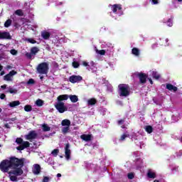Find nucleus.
I'll return each instance as SVG.
<instances>
[{
  "instance_id": "1",
  "label": "nucleus",
  "mask_w": 182,
  "mask_h": 182,
  "mask_svg": "<svg viewBox=\"0 0 182 182\" xmlns=\"http://www.w3.org/2000/svg\"><path fill=\"white\" fill-rule=\"evenodd\" d=\"M18 166H23V162L18 158L12 156L10 160L4 159L0 163V170L2 173H8L9 168L12 167H18Z\"/></svg>"
},
{
  "instance_id": "2",
  "label": "nucleus",
  "mask_w": 182,
  "mask_h": 182,
  "mask_svg": "<svg viewBox=\"0 0 182 182\" xmlns=\"http://www.w3.org/2000/svg\"><path fill=\"white\" fill-rule=\"evenodd\" d=\"M18 160H21V161H23V166L20 165L18 166L11 167V168H14V169L9 172V176L13 174V176H22L23 174V171L22 170V167H23V166L25 165V159L21 158V159H18Z\"/></svg>"
},
{
  "instance_id": "3",
  "label": "nucleus",
  "mask_w": 182,
  "mask_h": 182,
  "mask_svg": "<svg viewBox=\"0 0 182 182\" xmlns=\"http://www.w3.org/2000/svg\"><path fill=\"white\" fill-rule=\"evenodd\" d=\"M119 90V96L127 97L130 96V86L126 84H120L118 85Z\"/></svg>"
},
{
  "instance_id": "4",
  "label": "nucleus",
  "mask_w": 182,
  "mask_h": 182,
  "mask_svg": "<svg viewBox=\"0 0 182 182\" xmlns=\"http://www.w3.org/2000/svg\"><path fill=\"white\" fill-rule=\"evenodd\" d=\"M16 143L19 144V146L16 147V150H18V151H22V150H25V149H28V147L31 146V143L27 141H23L22 138H16Z\"/></svg>"
},
{
  "instance_id": "5",
  "label": "nucleus",
  "mask_w": 182,
  "mask_h": 182,
  "mask_svg": "<svg viewBox=\"0 0 182 182\" xmlns=\"http://www.w3.org/2000/svg\"><path fill=\"white\" fill-rule=\"evenodd\" d=\"M36 70L40 75H48V72H49V64L45 62L41 63L38 65Z\"/></svg>"
},
{
  "instance_id": "6",
  "label": "nucleus",
  "mask_w": 182,
  "mask_h": 182,
  "mask_svg": "<svg viewBox=\"0 0 182 182\" xmlns=\"http://www.w3.org/2000/svg\"><path fill=\"white\" fill-rule=\"evenodd\" d=\"M54 106L59 113H65V112H68V107L65 105L63 102L57 101Z\"/></svg>"
},
{
  "instance_id": "7",
  "label": "nucleus",
  "mask_w": 182,
  "mask_h": 182,
  "mask_svg": "<svg viewBox=\"0 0 182 182\" xmlns=\"http://www.w3.org/2000/svg\"><path fill=\"white\" fill-rule=\"evenodd\" d=\"M136 76L139 79V83H141V85H146V83H147V77H149V75L146 73H138L136 74Z\"/></svg>"
},
{
  "instance_id": "8",
  "label": "nucleus",
  "mask_w": 182,
  "mask_h": 182,
  "mask_svg": "<svg viewBox=\"0 0 182 182\" xmlns=\"http://www.w3.org/2000/svg\"><path fill=\"white\" fill-rule=\"evenodd\" d=\"M68 80L70 83H79L83 80V77L80 75H73L69 77Z\"/></svg>"
},
{
  "instance_id": "9",
  "label": "nucleus",
  "mask_w": 182,
  "mask_h": 182,
  "mask_svg": "<svg viewBox=\"0 0 182 182\" xmlns=\"http://www.w3.org/2000/svg\"><path fill=\"white\" fill-rule=\"evenodd\" d=\"M38 137V134L36 133V131H30L27 135H26V140H30V141H32L31 140H34Z\"/></svg>"
},
{
  "instance_id": "10",
  "label": "nucleus",
  "mask_w": 182,
  "mask_h": 182,
  "mask_svg": "<svg viewBox=\"0 0 182 182\" xmlns=\"http://www.w3.org/2000/svg\"><path fill=\"white\" fill-rule=\"evenodd\" d=\"M0 39H7L9 41H11V39H12V36H11V33H9V32L0 31Z\"/></svg>"
},
{
  "instance_id": "11",
  "label": "nucleus",
  "mask_w": 182,
  "mask_h": 182,
  "mask_svg": "<svg viewBox=\"0 0 182 182\" xmlns=\"http://www.w3.org/2000/svg\"><path fill=\"white\" fill-rule=\"evenodd\" d=\"M109 6H111L113 14H117V11H122V9H123L122 4H113L109 5Z\"/></svg>"
},
{
  "instance_id": "12",
  "label": "nucleus",
  "mask_w": 182,
  "mask_h": 182,
  "mask_svg": "<svg viewBox=\"0 0 182 182\" xmlns=\"http://www.w3.org/2000/svg\"><path fill=\"white\" fill-rule=\"evenodd\" d=\"M70 144H69V143L65 144V159H67V160H69V159H70Z\"/></svg>"
},
{
  "instance_id": "13",
  "label": "nucleus",
  "mask_w": 182,
  "mask_h": 182,
  "mask_svg": "<svg viewBox=\"0 0 182 182\" xmlns=\"http://www.w3.org/2000/svg\"><path fill=\"white\" fill-rule=\"evenodd\" d=\"M14 75H16V72L15 70H11L9 73V74H6L4 76V80H7V82H9L11 80V77H12V76H14Z\"/></svg>"
},
{
  "instance_id": "14",
  "label": "nucleus",
  "mask_w": 182,
  "mask_h": 182,
  "mask_svg": "<svg viewBox=\"0 0 182 182\" xmlns=\"http://www.w3.org/2000/svg\"><path fill=\"white\" fill-rule=\"evenodd\" d=\"M166 89L168 90H170V92H177V90H178V88L177 87L170 83L166 84Z\"/></svg>"
},
{
  "instance_id": "15",
  "label": "nucleus",
  "mask_w": 182,
  "mask_h": 182,
  "mask_svg": "<svg viewBox=\"0 0 182 182\" xmlns=\"http://www.w3.org/2000/svg\"><path fill=\"white\" fill-rule=\"evenodd\" d=\"M80 139L84 141H90L92 140V134H82Z\"/></svg>"
},
{
  "instance_id": "16",
  "label": "nucleus",
  "mask_w": 182,
  "mask_h": 182,
  "mask_svg": "<svg viewBox=\"0 0 182 182\" xmlns=\"http://www.w3.org/2000/svg\"><path fill=\"white\" fill-rule=\"evenodd\" d=\"M69 99V95H61L57 97V102H63V100H68Z\"/></svg>"
},
{
  "instance_id": "17",
  "label": "nucleus",
  "mask_w": 182,
  "mask_h": 182,
  "mask_svg": "<svg viewBox=\"0 0 182 182\" xmlns=\"http://www.w3.org/2000/svg\"><path fill=\"white\" fill-rule=\"evenodd\" d=\"M33 174H39L41 173V165L40 164H35L34 169L33 170Z\"/></svg>"
},
{
  "instance_id": "18",
  "label": "nucleus",
  "mask_w": 182,
  "mask_h": 182,
  "mask_svg": "<svg viewBox=\"0 0 182 182\" xmlns=\"http://www.w3.org/2000/svg\"><path fill=\"white\" fill-rule=\"evenodd\" d=\"M41 36L43 38L45 39V41H48V39H49V38H50V33H49L48 31H43L41 33Z\"/></svg>"
},
{
  "instance_id": "19",
  "label": "nucleus",
  "mask_w": 182,
  "mask_h": 182,
  "mask_svg": "<svg viewBox=\"0 0 182 182\" xmlns=\"http://www.w3.org/2000/svg\"><path fill=\"white\" fill-rule=\"evenodd\" d=\"M97 103V100L95 98H90L87 100V105L88 106H95Z\"/></svg>"
},
{
  "instance_id": "20",
  "label": "nucleus",
  "mask_w": 182,
  "mask_h": 182,
  "mask_svg": "<svg viewBox=\"0 0 182 182\" xmlns=\"http://www.w3.org/2000/svg\"><path fill=\"white\" fill-rule=\"evenodd\" d=\"M132 53V55H134V56H140V50L137 48H133Z\"/></svg>"
},
{
  "instance_id": "21",
  "label": "nucleus",
  "mask_w": 182,
  "mask_h": 182,
  "mask_svg": "<svg viewBox=\"0 0 182 182\" xmlns=\"http://www.w3.org/2000/svg\"><path fill=\"white\" fill-rule=\"evenodd\" d=\"M151 76L154 79L159 80L160 79V74L157 71H151Z\"/></svg>"
},
{
  "instance_id": "22",
  "label": "nucleus",
  "mask_w": 182,
  "mask_h": 182,
  "mask_svg": "<svg viewBox=\"0 0 182 182\" xmlns=\"http://www.w3.org/2000/svg\"><path fill=\"white\" fill-rule=\"evenodd\" d=\"M62 126H65V127H70V120L69 119H63L61 122Z\"/></svg>"
},
{
  "instance_id": "23",
  "label": "nucleus",
  "mask_w": 182,
  "mask_h": 182,
  "mask_svg": "<svg viewBox=\"0 0 182 182\" xmlns=\"http://www.w3.org/2000/svg\"><path fill=\"white\" fill-rule=\"evenodd\" d=\"M68 97H70V100H71L73 103H76V102L79 101V98L77 95H70Z\"/></svg>"
},
{
  "instance_id": "24",
  "label": "nucleus",
  "mask_w": 182,
  "mask_h": 182,
  "mask_svg": "<svg viewBox=\"0 0 182 182\" xmlns=\"http://www.w3.org/2000/svg\"><path fill=\"white\" fill-rule=\"evenodd\" d=\"M6 93H11V95H16V93H18V90H15L11 87H9V90L6 91Z\"/></svg>"
},
{
  "instance_id": "25",
  "label": "nucleus",
  "mask_w": 182,
  "mask_h": 182,
  "mask_svg": "<svg viewBox=\"0 0 182 182\" xmlns=\"http://www.w3.org/2000/svg\"><path fill=\"white\" fill-rule=\"evenodd\" d=\"M147 177L148 178H156V173L149 171L147 173Z\"/></svg>"
},
{
  "instance_id": "26",
  "label": "nucleus",
  "mask_w": 182,
  "mask_h": 182,
  "mask_svg": "<svg viewBox=\"0 0 182 182\" xmlns=\"http://www.w3.org/2000/svg\"><path fill=\"white\" fill-rule=\"evenodd\" d=\"M21 105V102L19 101H13L9 103L10 107H16V106H19Z\"/></svg>"
},
{
  "instance_id": "27",
  "label": "nucleus",
  "mask_w": 182,
  "mask_h": 182,
  "mask_svg": "<svg viewBox=\"0 0 182 182\" xmlns=\"http://www.w3.org/2000/svg\"><path fill=\"white\" fill-rule=\"evenodd\" d=\"M39 52V48L38 47H33L31 49V53L35 56L36 53Z\"/></svg>"
},
{
  "instance_id": "28",
  "label": "nucleus",
  "mask_w": 182,
  "mask_h": 182,
  "mask_svg": "<svg viewBox=\"0 0 182 182\" xmlns=\"http://www.w3.org/2000/svg\"><path fill=\"white\" fill-rule=\"evenodd\" d=\"M70 127H64L62 128V133L63 134H66L69 132L70 128Z\"/></svg>"
},
{
  "instance_id": "29",
  "label": "nucleus",
  "mask_w": 182,
  "mask_h": 182,
  "mask_svg": "<svg viewBox=\"0 0 182 182\" xmlns=\"http://www.w3.org/2000/svg\"><path fill=\"white\" fill-rule=\"evenodd\" d=\"M145 130L150 134L151 133H153V127L148 125L146 127Z\"/></svg>"
},
{
  "instance_id": "30",
  "label": "nucleus",
  "mask_w": 182,
  "mask_h": 182,
  "mask_svg": "<svg viewBox=\"0 0 182 182\" xmlns=\"http://www.w3.org/2000/svg\"><path fill=\"white\" fill-rule=\"evenodd\" d=\"M43 132H50V127L48 124H43Z\"/></svg>"
},
{
  "instance_id": "31",
  "label": "nucleus",
  "mask_w": 182,
  "mask_h": 182,
  "mask_svg": "<svg viewBox=\"0 0 182 182\" xmlns=\"http://www.w3.org/2000/svg\"><path fill=\"white\" fill-rule=\"evenodd\" d=\"M11 25H12V20L11 19L6 20V22L4 23L5 28H9Z\"/></svg>"
},
{
  "instance_id": "32",
  "label": "nucleus",
  "mask_w": 182,
  "mask_h": 182,
  "mask_svg": "<svg viewBox=\"0 0 182 182\" xmlns=\"http://www.w3.org/2000/svg\"><path fill=\"white\" fill-rule=\"evenodd\" d=\"M36 106H38L39 107H41V106H43V100L38 99L36 100Z\"/></svg>"
},
{
  "instance_id": "33",
  "label": "nucleus",
  "mask_w": 182,
  "mask_h": 182,
  "mask_svg": "<svg viewBox=\"0 0 182 182\" xmlns=\"http://www.w3.org/2000/svg\"><path fill=\"white\" fill-rule=\"evenodd\" d=\"M129 134H124L121 136L119 140L120 141H124V140H126L127 137H129Z\"/></svg>"
},
{
  "instance_id": "34",
  "label": "nucleus",
  "mask_w": 182,
  "mask_h": 182,
  "mask_svg": "<svg viewBox=\"0 0 182 182\" xmlns=\"http://www.w3.org/2000/svg\"><path fill=\"white\" fill-rule=\"evenodd\" d=\"M15 14L18 16H23V11L21 9H18L15 11Z\"/></svg>"
},
{
  "instance_id": "35",
  "label": "nucleus",
  "mask_w": 182,
  "mask_h": 182,
  "mask_svg": "<svg viewBox=\"0 0 182 182\" xmlns=\"http://www.w3.org/2000/svg\"><path fill=\"white\" fill-rule=\"evenodd\" d=\"M25 112H32V106L30 105H27L24 107Z\"/></svg>"
},
{
  "instance_id": "36",
  "label": "nucleus",
  "mask_w": 182,
  "mask_h": 182,
  "mask_svg": "<svg viewBox=\"0 0 182 182\" xmlns=\"http://www.w3.org/2000/svg\"><path fill=\"white\" fill-rule=\"evenodd\" d=\"M166 23H167V26H169V28H171V26H173V18H168Z\"/></svg>"
},
{
  "instance_id": "37",
  "label": "nucleus",
  "mask_w": 182,
  "mask_h": 182,
  "mask_svg": "<svg viewBox=\"0 0 182 182\" xmlns=\"http://www.w3.org/2000/svg\"><path fill=\"white\" fill-rule=\"evenodd\" d=\"M51 154H53V156H54V157H56L58 156V154H59V149H55L54 150L52 151Z\"/></svg>"
},
{
  "instance_id": "38",
  "label": "nucleus",
  "mask_w": 182,
  "mask_h": 182,
  "mask_svg": "<svg viewBox=\"0 0 182 182\" xmlns=\"http://www.w3.org/2000/svg\"><path fill=\"white\" fill-rule=\"evenodd\" d=\"M97 53H99V55H101L102 56L106 55V50H96Z\"/></svg>"
},
{
  "instance_id": "39",
  "label": "nucleus",
  "mask_w": 182,
  "mask_h": 182,
  "mask_svg": "<svg viewBox=\"0 0 182 182\" xmlns=\"http://www.w3.org/2000/svg\"><path fill=\"white\" fill-rule=\"evenodd\" d=\"M26 41H27V42H29V43H32L33 45L36 43V40H34L33 38H27L26 39Z\"/></svg>"
},
{
  "instance_id": "40",
  "label": "nucleus",
  "mask_w": 182,
  "mask_h": 182,
  "mask_svg": "<svg viewBox=\"0 0 182 182\" xmlns=\"http://www.w3.org/2000/svg\"><path fill=\"white\" fill-rule=\"evenodd\" d=\"M79 66H80V64H79V63H77L76 61L73 62V67L75 69H77V68H79Z\"/></svg>"
},
{
  "instance_id": "41",
  "label": "nucleus",
  "mask_w": 182,
  "mask_h": 182,
  "mask_svg": "<svg viewBox=\"0 0 182 182\" xmlns=\"http://www.w3.org/2000/svg\"><path fill=\"white\" fill-rule=\"evenodd\" d=\"M127 177L129 180H133V178H134V174L133 173H128Z\"/></svg>"
},
{
  "instance_id": "42",
  "label": "nucleus",
  "mask_w": 182,
  "mask_h": 182,
  "mask_svg": "<svg viewBox=\"0 0 182 182\" xmlns=\"http://www.w3.org/2000/svg\"><path fill=\"white\" fill-rule=\"evenodd\" d=\"M27 85H35V80L33 78L29 79L27 82Z\"/></svg>"
},
{
  "instance_id": "43",
  "label": "nucleus",
  "mask_w": 182,
  "mask_h": 182,
  "mask_svg": "<svg viewBox=\"0 0 182 182\" xmlns=\"http://www.w3.org/2000/svg\"><path fill=\"white\" fill-rule=\"evenodd\" d=\"M10 180L11 181H17L18 180V177H16V176H10Z\"/></svg>"
},
{
  "instance_id": "44",
  "label": "nucleus",
  "mask_w": 182,
  "mask_h": 182,
  "mask_svg": "<svg viewBox=\"0 0 182 182\" xmlns=\"http://www.w3.org/2000/svg\"><path fill=\"white\" fill-rule=\"evenodd\" d=\"M32 53H26V57L27 59H32Z\"/></svg>"
},
{
  "instance_id": "45",
  "label": "nucleus",
  "mask_w": 182,
  "mask_h": 182,
  "mask_svg": "<svg viewBox=\"0 0 182 182\" xmlns=\"http://www.w3.org/2000/svg\"><path fill=\"white\" fill-rule=\"evenodd\" d=\"M5 97H6V95L4 93L0 94V99H1V100H4Z\"/></svg>"
},
{
  "instance_id": "46",
  "label": "nucleus",
  "mask_w": 182,
  "mask_h": 182,
  "mask_svg": "<svg viewBox=\"0 0 182 182\" xmlns=\"http://www.w3.org/2000/svg\"><path fill=\"white\" fill-rule=\"evenodd\" d=\"M43 182H49V177L44 176L43 179Z\"/></svg>"
},
{
  "instance_id": "47",
  "label": "nucleus",
  "mask_w": 182,
  "mask_h": 182,
  "mask_svg": "<svg viewBox=\"0 0 182 182\" xmlns=\"http://www.w3.org/2000/svg\"><path fill=\"white\" fill-rule=\"evenodd\" d=\"M117 123H118L119 125H122L124 123V119L118 120Z\"/></svg>"
},
{
  "instance_id": "48",
  "label": "nucleus",
  "mask_w": 182,
  "mask_h": 182,
  "mask_svg": "<svg viewBox=\"0 0 182 182\" xmlns=\"http://www.w3.org/2000/svg\"><path fill=\"white\" fill-rule=\"evenodd\" d=\"M11 55H16V53H18V51H16V50H11Z\"/></svg>"
},
{
  "instance_id": "49",
  "label": "nucleus",
  "mask_w": 182,
  "mask_h": 182,
  "mask_svg": "<svg viewBox=\"0 0 182 182\" xmlns=\"http://www.w3.org/2000/svg\"><path fill=\"white\" fill-rule=\"evenodd\" d=\"M152 3L154 5H157V4H159V0H152Z\"/></svg>"
},
{
  "instance_id": "50",
  "label": "nucleus",
  "mask_w": 182,
  "mask_h": 182,
  "mask_svg": "<svg viewBox=\"0 0 182 182\" xmlns=\"http://www.w3.org/2000/svg\"><path fill=\"white\" fill-rule=\"evenodd\" d=\"M82 65H83V66H85V67L89 66V63L87 62H86V61H84L82 63Z\"/></svg>"
},
{
  "instance_id": "51",
  "label": "nucleus",
  "mask_w": 182,
  "mask_h": 182,
  "mask_svg": "<svg viewBox=\"0 0 182 182\" xmlns=\"http://www.w3.org/2000/svg\"><path fill=\"white\" fill-rule=\"evenodd\" d=\"M6 84H4V85H1V87L3 89V90H5V89H6Z\"/></svg>"
},
{
  "instance_id": "52",
  "label": "nucleus",
  "mask_w": 182,
  "mask_h": 182,
  "mask_svg": "<svg viewBox=\"0 0 182 182\" xmlns=\"http://www.w3.org/2000/svg\"><path fill=\"white\" fill-rule=\"evenodd\" d=\"M149 83L151 85H153V80H151V78H149Z\"/></svg>"
},
{
  "instance_id": "53",
  "label": "nucleus",
  "mask_w": 182,
  "mask_h": 182,
  "mask_svg": "<svg viewBox=\"0 0 182 182\" xmlns=\"http://www.w3.org/2000/svg\"><path fill=\"white\" fill-rule=\"evenodd\" d=\"M182 156V151H179V154H178V157H181Z\"/></svg>"
},
{
  "instance_id": "54",
  "label": "nucleus",
  "mask_w": 182,
  "mask_h": 182,
  "mask_svg": "<svg viewBox=\"0 0 182 182\" xmlns=\"http://www.w3.org/2000/svg\"><path fill=\"white\" fill-rule=\"evenodd\" d=\"M4 69V66L0 64V72H2V70Z\"/></svg>"
},
{
  "instance_id": "55",
  "label": "nucleus",
  "mask_w": 182,
  "mask_h": 182,
  "mask_svg": "<svg viewBox=\"0 0 182 182\" xmlns=\"http://www.w3.org/2000/svg\"><path fill=\"white\" fill-rule=\"evenodd\" d=\"M0 75H1V76H4V75H5V71H1L0 73Z\"/></svg>"
},
{
  "instance_id": "56",
  "label": "nucleus",
  "mask_w": 182,
  "mask_h": 182,
  "mask_svg": "<svg viewBox=\"0 0 182 182\" xmlns=\"http://www.w3.org/2000/svg\"><path fill=\"white\" fill-rule=\"evenodd\" d=\"M6 129H9V124H6L5 125Z\"/></svg>"
},
{
  "instance_id": "57",
  "label": "nucleus",
  "mask_w": 182,
  "mask_h": 182,
  "mask_svg": "<svg viewBox=\"0 0 182 182\" xmlns=\"http://www.w3.org/2000/svg\"><path fill=\"white\" fill-rule=\"evenodd\" d=\"M122 129H127V127H126V125H122Z\"/></svg>"
},
{
  "instance_id": "58",
  "label": "nucleus",
  "mask_w": 182,
  "mask_h": 182,
  "mask_svg": "<svg viewBox=\"0 0 182 182\" xmlns=\"http://www.w3.org/2000/svg\"><path fill=\"white\" fill-rule=\"evenodd\" d=\"M57 177H62V174L58 173V174H57Z\"/></svg>"
},
{
  "instance_id": "59",
  "label": "nucleus",
  "mask_w": 182,
  "mask_h": 182,
  "mask_svg": "<svg viewBox=\"0 0 182 182\" xmlns=\"http://www.w3.org/2000/svg\"><path fill=\"white\" fill-rule=\"evenodd\" d=\"M40 79L42 80V79H43V76H41Z\"/></svg>"
},
{
  "instance_id": "60",
  "label": "nucleus",
  "mask_w": 182,
  "mask_h": 182,
  "mask_svg": "<svg viewBox=\"0 0 182 182\" xmlns=\"http://www.w3.org/2000/svg\"><path fill=\"white\" fill-rule=\"evenodd\" d=\"M154 182H159V180H155L154 181Z\"/></svg>"
},
{
  "instance_id": "61",
  "label": "nucleus",
  "mask_w": 182,
  "mask_h": 182,
  "mask_svg": "<svg viewBox=\"0 0 182 182\" xmlns=\"http://www.w3.org/2000/svg\"><path fill=\"white\" fill-rule=\"evenodd\" d=\"M178 2H182V0H178Z\"/></svg>"
},
{
  "instance_id": "62",
  "label": "nucleus",
  "mask_w": 182,
  "mask_h": 182,
  "mask_svg": "<svg viewBox=\"0 0 182 182\" xmlns=\"http://www.w3.org/2000/svg\"><path fill=\"white\" fill-rule=\"evenodd\" d=\"M166 42H168V38H166Z\"/></svg>"
},
{
  "instance_id": "63",
  "label": "nucleus",
  "mask_w": 182,
  "mask_h": 182,
  "mask_svg": "<svg viewBox=\"0 0 182 182\" xmlns=\"http://www.w3.org/2000/svg\"><path fill=\"white\" fill-rule=\"evenodd\" d=\"M1 112H2V109L0 108V113H1Z\"/></svg>"
},
{
  "instance_id": "64",
  "label": "nucleus",
  "mask_w": 182,
  "mask_h": 182,
  "mask_svg": "<svg viewBox=\"0 0 182 182\" xmlns=\"http://www.w3.org/2000/svg\"><path fill=\"white\" fill-rule=\"evenodd\" d=\"M162 22H163V23H166V21H163Z\"/></svg>"
}]
</instances>
